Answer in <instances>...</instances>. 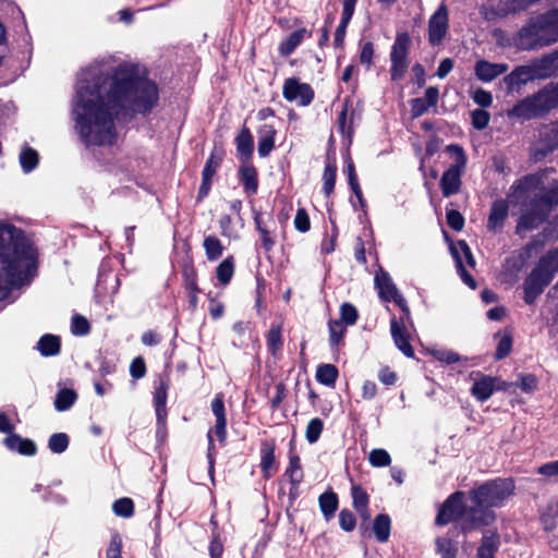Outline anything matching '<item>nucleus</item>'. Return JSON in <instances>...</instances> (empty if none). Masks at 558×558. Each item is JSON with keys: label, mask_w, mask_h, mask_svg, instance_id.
<instances>
[{"label": "nucleus", "mask_w": 558, "mask_h": 558, "mask_svg": "<svg viewBox=\"0 0 558 558\" xmlns=\"http://www.w3.org/2000/svg\"><path fill=\"white\" fill-rule=\"evenodd\" d=\"M160 89L145 66L123 61L106 71L89 73L77 83L73 113L86 146H113L116 122L148 117L158 106Z\"/></svg>", "instance_id": "1"}, {"label": "nucleus", "mask_w": 558, "mask_h": 558, "mask_svg": "<svg viewBox=\"0 0 558 558\" xmlns=\"http://www.w3.org/2000/svg\"><path fill=\"white\" fill-rule=\"evenodd\" d=\"M39 264L38 247L25 231L0 222V279H35Z\"/></svg>", "instance_id": "2"}, {"label": "nucleus", "mask_w": 558, "mask_h": 558, "mask_svg": "<svg viewBox=\"0 0 558 558\" xmlns=\"http://www.w3.org/2000/svg\"><path fill=\"white\" fill-rule=\"evenodd\" d=\"M456 521L460 522L462 533L466 534L490 525L494 523V517L490 512L474 507L473 504L466 506L465 493L457 490L444 501L435 523L444 526Z\"/></svg>", "instance_id": "3"}, {"label": "nucleus", "mask_w": 558, "mask_h": 558, "mask_svg": "<svg viewBox=\"0 0 558 558\" xmlns=\"http://www.w3.org/2000/svg\"><path fill=\"white\" fill-rule=\"evenodd\" d=\"M556 109H558V81L549 82L532 95L520 99L507 111V117L524 122L543 119Z\"/></svg>", "instance_id": "4"}, {"label": "nucleus", "mask_w": 558, "mask_h": 558, "mask_svg": "<svg viewBox=\"0 0 558 558\" xmlns=\"http://www.w3.org/2000/svg\"><path fill=\"white\" fill-rule=\"evenodd\" d=\"M514 483L511 478H495L469 492V499L474 507L490 512L496 520L493 508L501 507L513 494Z\"/></svg>", "instance_id": "5"}, {"label": "nucleus", "mask_w": 558, "mask_h": 558, "mask_svg": "<svg viewBox=\"0 0 558 558\" xmlns=\"http://www.w3.org/2000/svg\"><path fill=\"white\" fill-rule=\"evenodd\" d=\"M446 151L454 156L451 165L441 175L439 186L444 197L457 194L462 185L461 177L465 170L468 157L463 147L459 144H449Z\"/></svg>", "instance_id": "6"}, {"label": "nucleus", "mask_w": 558, "mask_h": 558, "mask_svg": "<svg viewBox=\"0 0 558 558\" xmlns=\"http://www.w3.org/2000/svg\"><path fill=\"white\" fill-rule=\"evenodd\" d=\"M412 39L407 32L398 33L390 51V80L401 81L410 65L409 52Z\"/></svg>", "instance_id": "7"}, {"label": "nucleus", "mask_w": 558, "mask_h": 558, "mask_svg": "<svg viewBox=\"0 0 558 558\" xmlns=\"http://www.w3.org/2000/svg\"><path fill=\"white\" fill-rule=\"evenodd\" d=\"M514 40L515 46L521 50H533L538 47L548 46L549 44H545L547 41V33L543 21H541V15L531 17L519 29Z\"/></svg>", "instance_id": "8"}, {"label": "nucleus", "mask_w": 558, "mask_h": 558, "mask_svg": "<svg viewBox=\"0 0 558 558\" xmlns=\"http://www.w3.org/2000/svg\"><path fill=\"white\" fill-rule=\"evenodd\" d=\"M225 157V150L223 148H217L215 147L203 168L202 171V182L197 191L196 202L201 203L203 202L208 195L211 190L213 185V179L215 174L217 173L218 169L220 168Z\"/></svg>", "instance_id": "9"}, {"label": "nucleus", "mask_w": 558, "mask_h": 558, "mask_svg": "<svg viewBox=\"0 0 558 558\" xmlns=\"http://www.w3.org/2000/svg\"><path fill=\"white\" fill-rule=\"evenodd\" d=\"M282 96L287 101H296L301 107H307L315 98V92L308 83H302L299 77H288L283 82Z\"/></svg>", "instance_id": "10"}, {"label": "nucleus", "mask_w": 558, "mask_h": 558, "mask_svg": "<svg viewBox=\"0 0 558 558\" xmlns=\"http://www.w3.org/2000/svg\"><path fill=\"white\" fill-rule=\"evenodd\" d=\"M253 220L255 228L259 234L260 246L269 253L277 244V223L271 214L267 217L262 211L253 210Z\"/></svg>", "instance_id": "11"}, {"label": "nucleus", "mask_w": 558, "mask_h": 558, "mask_svg": "<svg viewBox=\"0 0 558 558\" xmlns=\"http://www.w3.org/2000/svg\"><path fill=\"white\" fill-rule=\"evenodd\" d=\"M527 206L548 219L551 211L558 206V184L550 189L543 187L542 192L535 193L530 198Z\"/></svg>", "instance_id": "12"}, {"label": "nucleus", "mask_w": 558, "mask_h": 558, "mask_svg": "<svg viewBox=\"0 0 558 558\" xmlns=\"http://www.w3.org/2000/svg\"><path fill=\"white\" fill-rule=\"evenodd\" d=\"M448 10L441 4L428 21V43L432 46L441 44L448 32Z\"/></svg>", "instance_id": "13"}, {"label": "nucleus", "mask_w": 558, "mask_h": 558, "mask_svg": "<svg viewBox=\"0 0 558 558\" xmlns=\"http://www.w3.org/2000/svg\"><path fill=\"white\" fill-rule=\"evenodd\" d=\"M558 274V246L543 255L525 279H553Z\"/></svg>", "instance_id": "14"}, {"label": "nucleus", "mask_w": 558, "mask_h": 558, "mask_svg": "<svg viewBox=\"0 0 558 558\" xmlns=\"http://www.w3.org/2000/svg\"><path fill=\"white\" fill-rule=\"evenodd\" d=\"M533 252V243H526L521 250L511 253L502 264V271L507 277L517 278L526 267Z\"/></svg>", "instance_id": "15"}, {"label": "nucleus", "mask_w": 558, "mask_h": 558, "mask_svg": "<svg viewBox=\"0 0 558 558\" xmlns=\"http://www.w3.org/2000/svg\"><path fill=\"white\" fill-rule=\"evenodd\" d=\"M238 179L247 196L257 194L259 189L258 170L252 161L240 163L238 168Z\"/></svg>", "instance_id": "16"}, {"label": "nucleus", "mask_w": 558, "mask_h": 558, "mask_svg": "<svg viewBox=\"0 0 558 558\" xmlns=\"http://www.w3.org/2000/svg\"><path fill=\"white\" fill-rule=\"evenodd\" d=\"M375 288L384 302H393L399 306L407 318H410V310L402 294L393 281H375Z\"/></svg>", "instance_id": "17"}, {"label": "nucleus", "mask_w": 558, "mask_h": 558, "mask_svg": "<svg viewBox=\"0 0 558 558\" xmlns=\"http://www.w3.org/2000/svg\"><path fill=\"white\" fill-rule=\"evenodd\" d=\"M541 183L542 179L538 174H525L512 183L508 196L517 202L524 201Z\"/></svg>", "instance_id": "18"}, {"label": "nucleus", "mask_w": 558, "mask_h": 558, "mask_svg": "<svg viewBox=\"0 0 558 558\" xmlns=\"http://www.w3.org/2000/svg\"><path fill=\"white\" fill-rule=\"evenodd\" d=\"M509 215V204L504 198H498L493 202L490 211L487 218V230L494 233L502 231L506 219Z\"/></svg>", "instance_id": "19"}, {"label": "nucleus", "mask_w": 558, "mask_h": 558, "mask_svg": "<svg viewBox=\"0 0 558 558\" xmlns=\"http://www.w3.org/2000/svg\"><path fill=\"white\" fill-rule=\"evenodd\" d=\"M404 314L400 317V322L392 317L390 322L391 336L396 347L408 357L414 356V350L409 341V335L404 327Z\"/></svg>", "instance_id": "20"}, {"label": "nucleus", "mask_w": 558, "mask_h": 558, "mask_svg": "<svg viewBox=\"0 0 558 558\" xmlns=\"http://www.w3.org/2000/svg\"><path fill=\"white\" fill-rule=\"evenodd\" d=\"M509 66L507 63H493L481 59L475 62L474 74L483 83H489L498 76L505 74Z\"/></svg>", "instance_id": "21"}, {"label": "nucleus", "mask_w": 558, "mask_h": 558, "mask_svg": "<svg viewBox=\"0 0 558 558\" xmlns=\"http://www.w3.org/2000/svg\"><path fill=\"white\" fill-rule=\"evenodd\" d=\"M558 61V50H555L551 53L543 56L541 59H536L532 61L530 64L533 76L535 80L537 78H548L555 74L558 65L556 62Z\"/></svg>", "instance_id": "22"}, {"label": "nucleus", "mask_w": 558, "mask_h": 558, "mask_svg": "<svg viewBox=\"0 0 558 558\" xmlns=\"http://www.w3.org/2000/svg\"><path fill=\"white\" fill-rule=\"evenodd\" d=\"M236 157L240 162L252 161L254 154V137L251 130L244 124L234 138Z\"/></svg>", "instance_id": "23"}, {"label": "nucleus", "mask_w": 558, "mask_h": 558, "mask_svg": "<svg viewBox=\"0 0 558 558\" xmlns=\"http://www.w3.org/2000/svg\"><path fill=\"white\" fill-rule=\"evenodd\" d=\"M534 80L531 66L527 64L515 66L509 74L504 76L502 83L506 86V90L511 93L515 87H520Z\"/></svg>", "instance_id": "24"}, {"label": "nucleus", "mask_w": 558, "mask_h": 558, "mask_svg": "<svg viewBox=\"0 0 558 558\" xmlns=\"http://www.w3.org/2000/svg\"><path fill=\"white\" fill-rule=\"evenodd\" d=\"M313 35L312 31L301 27L292 32L278 46V52L280 57L287 58L291 56L294 50L301 45L305 38H311Z\"/></svg>", "instance_id": "25"}, {"label": "nucleus", "mask_w": 558, "mask_h": 558, "mask_svg": "<svg viewBox=\"0 0 558 558\" xmlns=\"http://www.w3.org/2000/svg\"><path fill=\"white\" fill-rule=\"evenodd\" d=\"M124 270L123 258L119 256H108L104 258L98 268V279H121L125 274L122 272Z\"/></svg>", "instance_id": "26"}, {"label": "nucleus", "mask_w": 558, "mask_h": 558, "mask_svg": "<svg viewBox=\"0 0 558 558\" xmlns=\"http://www.w3.org/2000/svg\"><path fill=\"white\" fill-rule=\"evenodd\" d=\"M337 181V160L335 153H327L326 162L323 172V193L326 198L330 197V195L335 191Z\"/></svg>", "instance_id": "27"}, {"label": "nucleus", "mask_w": 558, "mask_h": 558, "mask_svg": "<svg viewBox=\"0 0 558 558\" xmlns=\"http://www.w3.org/2000/svg\"><path fill=\"white\" fill-rule=\"evenodd\" d=\"M541 0H499L497 4V15L506 17L526 11L529 8L537 4Z\"/></svg>", "instance_id": "28"}, {"label": "nucleus", "mask_w": 558, "mask_h": 558, "mask_svg": "<svg viewBox=\"0 0 558 558\" xmlns=\"http://www.w3.org/2000/svg\"><path fill=\"white\" fill-rule=\"evenodd\" d=\"M167 396H168V384L165 380H160L159 385L155 389L154 402L157 417V424L159 426H166L167 418Z\"/></svg>", "instance_id": "29"}, {"label": "nucleus", "mask_w": 558, "mask_h": 558, "mask_svg": "<svg viewBox=\"0 0 558 558\" xmlns=\"http://www.w3.org/2000/svg\"><path fill=\"white\" fill-rule=\"evenodd\" d=\"M499 545L500 537L497 531L485 532L477 548L476 558H495Z\"/></svg>", "instance_id": "30"}, {"label": "nucleus", "mask_w": 558, "mask_h": 558, "mask_svg": "<svg viewBox=\"0 0 558 558\" xmlns=\"http://www.w3.org/2000/svg\"><path fill=\"white\" fill-rule=\"evenodd\" d=\"M496 378L490 376L482 375L478 379H476L471 388V395L480 402H484L488 400L495 389Z\"/></svg>", "instance_id": "31"}, {"label": "nucleus", "mask_w": 558, "mask_h": 558, "mask_svg": "<svg viewBox=\"0 0 558 558\" xmlns=\"http://www.w3.org/2000/svg\"><path fill=\"white\" fill-rule=\"evenodd\" d=\"M3 442L10 450L17 451L23 456H35L37 452L36 444L33 440L22 438L17 434L9 435Z\"/></svg>", "instance_id": "32"}, {"label": "nucleus", "mask_w": 558, "mask_h": 558, "mask_svg": "<svg viewBox=\"0 0 558 558\" xmlns=\"http://www.w3.org/2000/svg\"><path fill=\"white\" fill-rule=\"evenodd\" d=\"M260 470L266 480L277 471L275 445L271 442L266 441L260 447Z\"/></svg>", "instance_id": "33"}, {"label": "nucleus", "mask_w": 558, "mask_h": 558, "mask_svg": "<svg viewBox=\"0 0 558 558\" xmlns=\"http://www.w3.org/2000/svg\"><path fill=\"white\" fill-rule=\"evenodd\" d=\"M218 437V440L223 444L227 438V421H216L214 428L209 429L207 433L208 439V462H209V472H214V453H215V445L213 435Z\"/></svg>", "instance_id": "34"}, {"label": "nucleus", "mask_w": 558, "mask_h": 558, "mask_svg": "<svg viewBox=\"0 0 558 558\" xmlns=\"http://www.w3.org/2000/svg\"><path fill=\"white\" fill-rule=\"evenodd\" d=\"M547 221L545 217L537 214L536 211L527 208L518 219L517 226H515V233L520 234L522 231H531L542 223Z\"/></svg>", "instance_id": "35"}, {"label": "nucleus", "mask_w": 558, "mask_h": 558, "mask_svg": "<svg viewBox=\"0 0 558 558\" xmlns=\"http://www.w3.org/2000/svg\"><path fill=\"white\" fill-rule=\"evenodd\" d=\"M539 141L547 153L558 149V119L543 126Z\"/></svg>", "instance_id": "36"}, {"label": "nucleus", "mask_w": 558, "mask_h": 558, "mask_svg": "<svg viewBox=\"0 0 558 558\" xmlns=\"http://www.w3.org/2000/svg\"><path fill=\"white\" fill-rule=\"evenodd\" d=\"M329 344L332 350H340L344 345V336L347 333V326L340 320H329Z\"/></svg>", "instance_id": "37"}, {"label": "nucleus", "mask_w": 558, "mask_h": 558, "mask_svg": "<svg viewBox=\"0 0 558 558\" xmlns=\"http://www.w3.org/2000/svg\"><path fill=\"white\" fill-rule=\"evenodd\" d=\"M37 349L43 356H54L61 349L60 338L51 333L44 335L37 342Z\"/></svg>", "instance_id": "38"}, {"label": "nucleus", "mask_w": 558, "mask_h": 558, "mask_svg": "<svg viewBox=\"0 0 558 558\" xmlns=\"http://www.w3.org/2000/svg\"><path fill=\"white\" fill-rule=\"evenodd\" d=\"M546 33L547 41L545 44H555L558 41V10H551L545 14H541Z\"/></svg>", "instance_id": "39"}, {"label": "nucleus", "mask_w": 558, "mask_h": 558, "mask_svg": "<svg viewBox=\"0 0 558 558\" xmlns=\"http://www.w3.org/2000/svg\"><path fill=\"white\" fill-rule=\"evenodd\" d=\"M391 520L388 514L376 515L373 523V531L379 543H386L390 536Z\"/></svg>", "instance_id": "40"}, {"label": "nucleus", "mask_w": 558, "mask_h": 558, "mask_svg": "<svg viewBox=\"0 0 558 558\" xmlns=\"http://www.w3.org/2000/svg\"><path fill=\"white\" fill-rule=\"evenodd\" d=\"M318 502L325 519L327 521L330 520L338 509L339 501L337 494L333 492H326L319 496Z\"/></svg>", "instance_id": "41"}, {"label": "nucleus", "mask_w": 558, "mask_h": 558, "mask_svg": "<svg viewBox=\"0 0 558 558\" xmlns=\"http://www.w3.org/2000/svg\"><path fill=\"white\" fill-rule=\"evenodd\" d=\"M352 498H353V507L360 513V515L367 520L369 518L368 513V496L366 492L360 486L352 487Z\"/></svg>", "instance_id": "42"}, {"label": "nucleus", "mask_w": 558, "mask_h": 558, "mask_svg": "<svg viewBox=\"0 0 558 558\" xmlns=\"http://www.w3.org/2000/svg\"><path fill=\"white\" fill-rule=\"evenodd\" d=\"M338 375V368L332 364H322L316 371L317 381L328 387H332L336 384Z\"/></svg>", "instance_id": "43"}, {"label": "nucleus", "mask_w": 558, "mask_h": 558, "mask_svg": "<svg viewBox=\"0 0 558 558\" xmlns=\"http://www.w3.org/2000/svg\"><path fill=\"white\" fill-rule=\"evenodd\" d=\"M203 246L208 260H217L223 253V245L216 235H207L204 239Z\"/></svg>", "instance_id": "44"}, {"label": "nucleus", "mask_w": 558, "mask_h": 558, "mask_svg": "<svg viewBox=\"0 0 558 558\" xmlns=\"http://www.w3.org/2000/svg\"><path fill=\"white\" fill-rule=\"evenodd\" d=\"M229 281H219V286H217V291L214 292V291H208L206 293L209 302H210V305H209V313H210V316L214 318V319H218L220 318L223 313H225V306L222 303L220 302H217V298L220 295L221 293V289L228 283Z\"/></svg>", "instance_id": "45"}, {"label": "nucleus", "mask_w": 558, "mask_h": 558, "mask_svg": "<svg viewBox=\"0 0 558 558\" xmlns=\"http://www.w3.org/2000/svg\"><path fill=\"white\" fill-rule=\"evenodd\" d=\"M77 395L73 389L63 388L59 390L54 400V408L57 411L69 410L76 401Z\"/></svg>", "instance_id": "46"}, {"label": "nucleus", "mask_w": 558, "mask_h": 558, "mask_svg": "<svg viewBox=\"0 0 558 558\" xmlns=\"http://www.w3.org/2000/svg\"><path fill=\"white\" fill-rule=\"evenodd\" d=\"M550 281H525L524 283V301L533 304L535 300L544 292Z\"/></svg>", "instance_id": "47"}, {"label": "nucleus", "mask_w": 558, "mask_h": 558, "mask_svg": "<svg viewBox=\"0 0 558 558\" xmlns=\"http://www.w3.org/2000/svg\"><path fill=\"white\" fill-rule=\"evenodd\" d=\"M436 553L440 558H457L458 547L456 543L448 537H437L435 541Z\"/></svg>", "instance_id": "48"}, {"label": "nucleus", "mask_w": 558, "mask_h": 558, "mask_svg": "<svg viewBox=\"0 0 558 558\" xmlns=\"http://www.w3.org/2000/svg\"><path fill=\"white\" fill-rule=\"evenodd\" d=\"M286 474L289 476L291 485L298 489L299 485L303 481V472L300 458L298 456L290 457L289 466L286 471Z\"/></svg>", "instance_id": "49"}, {"label": "nucleus", "mask_w": 558, "mask_h": 558, "mask_svg": "<svg viewBox=\"0 0 558 558\" xmlns=\"http://www.w3.org/2000/svg\"><path fill=\"white\" fill-rule=\"evenodd\" d=\"M39 161L38 153L32 147H26L20 155V162L25 172L34 170Z\"/></svg>", "instance_id": "50"}, {"label": "nucleus", "mask_w": 558, "mask_h": 558, "mask_svg": "<svg viewBox=\"0 0 558 558\" xmlns=\"http://www.w3.org/2000/svg\"><path fill=\"white\" fill-rule=\"evenodd\" d=\"M69 436L65 433H56L52 434L48 440V448L53 453H62L64 452L69 447Z\"/></svg>", "instance_id": "51"}, {"label": "nucleus", "mask_w": 558, "mask_h": 558, "mask_svg": "<svg viewBox=\"0 0 558 558\" xmlns=\"http://www.w3.org/2000/svg\"><path fill=\"white\" fill-rule=\"evenodd\" d=\"M112 510L118 517L131 518L134 513L133 500L128 497L120 498L113 502Z\"/></svg>", "instance_id": "52"}, {"label": "nucleus", "mask_w": 558, "mask_h": 558, "mask_svg": "<svg viewBox=\"0 0 558 558\" xmlns=\"http://www.w3.org/2000/svg\"><path fill=\"white\" fill-rule=\"evenodd\" d=\"M489 121L490 113L485 109L477 108L471 112L472 126L477 131L486 129L488 126Z\"/></svg>", "instance_id": "53"}, {"label": "nucleus", "mask_w": 558, "mask_h": 558, "mask_svg": "<svg viewBox=\"0 0 558 558\" xmlns=\"http://www.w3.org/2000/svg\"><path fill=\"white\" fill-rule=\"evenodd\" d=\"M323 428H324V422L320 418H318V417L312 418L306 426V432H305L306 440L310 444H315L319 439Z\"/></svg>", "instance_id": "54"}, {"label": "nucleus", "mask_w": 558, "mask_h": 558, "mask_svg": "<svg viewBox=\"0 0 558 558\" xmlns=\"http://www.w3.org/2000/svg\"><path fill=\"white\" fill-rule=\"evenodd\" d=\"M348 111H349V100L347 99L342 106L341 111L338 114L337 123H338V132L342 135H347L351 137L353 133L352 122L347 125L348 122Z\"/></svg>", "instance_id": "55"}, {"label": "nucleus", "mask_w": 558, "mask_h": 558, "mask_svg": "<svg viewBox=\"0 0 558 558\" xmlns=\"http://www.w3.org/2000/svg\"><path fill=\"white\" fill-rule=\"evenodd\" d=\"M558 235H555V229L551 227H545L539 233L534 235L529 243H533V251L543 247L547 242L557 240Z\"/></svg>", "instance_id": "56"}, {"label": "nucleus", "mask_w": 558, "mask_h": 558, "mask_svg": "<svg viewBox=\"0 0 558 558\" xmlns=\"http://www.w3.org/2000/svg\"><path fill=\"white\" fill-rule=\"evenodd\" d=\"M90 331L89 322L82 315L75 314L71 322V332L75 336H86Z\"/></svg>", "instance_id": "57"}, {"label": "nucleus", "mask_w": 558, "mask_h": 558, "mask_svg": "<svg viewBox=\"0 0 558 558\" xmlns=\"http://www.w3.org/2000/svg\"><path fill=\"white\" fill-rule=\"evenodd\" d=\"M359 318L357 310L351 303H343L340 307V322L345 326H352Z\"/></svg>", "instance_id": "58"}, {"label": "nucleus", "mask_w": 558, "mask_h": 558, "mask_svg": "<svg viewBox=\"0 0 558 558\" xmlns=\"http://www.w3.org/2000/svg\"><path fill=\"white\" fill-rule=\"evenodd\" d=\"M512 344H513L512 336L510 333L502 335L497 344L495 359L502 360V359L507 357L512 350Z\"/></svg>", "instance_id": "59"}, {"label": "nucleus", "mask_w": 558, "mask_h": 558, "mask_svg": "<svg viewBox=\"0 0 558 558\" xmlns=\"http://www.w3.org/2000/svg\"><path fill=\"white\" fill-rule=\"evenodd\" d=\"M368 460L375 468L388 466L391 463L390 454L385 449H373Z\"/></svg>", "instance_id": "60"}, {"label": "nucleus", "mask_w": 558, "mask_h": 558, "mask_svg": "<svg viewBox=\"0 0 558 558\" xmlns=\"http://www.w3.org/2000/svg\"><path fill=\"white\" fill-rule=\"evenodd\" d=\"M234 272V257L225 258L216 268V279H231Z\"/></svg>", "instance_id": "61"}, {"label": "nucleus", "mask_w": 558, "mask_h": 558, "mask_svg": "<svg viewBox=\"0 0 558 558\" xmlns=\"http://www.w3.org/2000/svg\"><path fill=\"white\" fill-rule=\"evenodd\" d=\"M446 219H447V225L453 231L460 232L464 228V223H465L464 217L457 209L447 210Z\"/></svg>", "instance_id": "62"}, {"label": "nucleus", "mask_w": 558, "mask_h": 558, "mask_svg": "<svg viewBox=\"0 0 558 558\" xmlns=\"http://www.w3.org/2000/svg\"><path fill=\"white\" fill-rule=\"evenodd\" d=\"M375 56L374 44L372 41H365L361 45L360 51V63L365 65L367 70L373 65V59Z\"/></svg>", "instance_id": "63"}, {"label": "nucleus", "mask_w": 558, "mask_h": 558, "mask_svg": "<svg viewBox=\"0 0 558 558\" xmlns=\"http://www.w3.org/2000/svg\"><path fill=\"white\" fill-rule=\"evenodd\" d=\"M281 328L280 326H271L267 335V345L269 350L275 353L282 348Z\"/></svg>", "instance_id": "64"}]
</instances>
